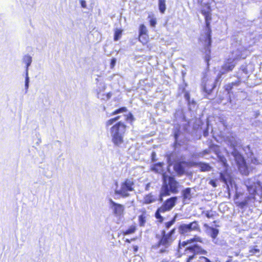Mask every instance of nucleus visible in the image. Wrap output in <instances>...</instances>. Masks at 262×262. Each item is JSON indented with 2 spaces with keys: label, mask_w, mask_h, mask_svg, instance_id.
I'll return each mask as SVG.
<instances>
[{
  "label": "nucleus",
  "mask_w": 262,
  "mask_h": 262,
  "mask_svg": "<svg viewBox=\"0 0 262 262\" xmlns=\"http://www.w3.org/2000/svg\"><path fill=\"white\" fill-rule=\"evenodd\" d=\"M210 0H203L201 2V13L204 16L206 27V61L208 62L210 59L209 54L210 50L209 47L211 45V29L210 27V21L211 20V8L210 6Z\"/></svg>",
  "instance_id": "obj_1"
},
{
  "label": "nucleus",
  "mask_w": 262,
  "mask_h": 262,
  "mask_svg": "<svg viewBox=\"0 0 262 262\" xmlns=\"http://www.w3.org/2000/svg\"><path fill=\"white\" fill-rule=\"evenodd\" d=\"M163 177V183L160 193V201H163V198L170 195L171 193H177L178 192L179 183L176 179L171 177Z\"/></svg>",
  "instance_id": "obj_2"
},
{
  "label": "nucleus",
  "mask_w": 262,
  "mask_h": 262,
  "mask_svg": "<svg viewBox=\"0 0 262 262\" xmlns=\"http://www.w3.org/2000/svg\"><path fill=\"white\" fill-rule=\"evenodd\" d=\"M174 232V229H172L167 233H166L165 231L163 230L161 232V235L157 234L156 235L157 238L159 239V242L155 247L159 248V251L161 253L166 252L168 251V249L173 242V239L172 235Z\"/></svg>",
  "instance_id": "obj_3"
},
{
  "label": "nucleus",
  "mask_w": 262,
  "mask_h": 262,
  "mask_svg": "<svg viewBox=\"0 0 262 262\" xmlns=\"http://www.w3.org/2000/svg\"><path fill=\"white\" fill-rule=\"evenodd\" d=\"M126 126L119 122L113 126L110 129L112 140L115 146H120L123 143L124 134Z\"/></svg>",
  "instance_id": "obj_4"
},
{
  "label": "nucleus",
  "mask_w": 262,
  "mask_h": 262,
  "mask_svg": "<svg viewBox=\"0 0 262 262\" xmlns=\"http://www.w3.org/2000/svg\"><path fill=\"white\" fill-rule=\"evenodd\" d=\"M247 190L251 195L250 197L255 199V195H257L260 197L262 196V184L256 178H251L245 181Z\"/></svg>",
  "instance_id": "obj_5"
},
{
  "label": "nucleus",
  "mask_w": 262,
  "mask_h": 262,
  "mask_svg": "<svg viewBox=\"0 0 262 262\" xmlns=\"http://www.w3.org/2000/svg\"><path fill=\"white\" fill-rule=\"evenodd\" d=\"M232 155L234 158L241 172L243 174H248L249 168L251 169L253 167L252 166H248L247 161L245 160L242 155L235 148H233Z\"/></svg>",
  "instance_id": "obj_6"
},
{
  "label": "nucleus",
  "mask_w": 262,
  "mask_h": 262,
  "mask_svg": "<svg viewBox=\"0 0 262 262\" xmlns=\"http://www.w3.org/2000/svg\"><path fill=\"white\" fill-rule=\"evenodd\" d=\"M134 183L132 179H126L122 182L120 186L117 187L115 190V194H118L123 198L129 196V192L134 190Z\"/></svg>",
  "instance_id": "obj_7"
},
{
  "label": "nucleus",
  "mask_w": 262,
  "mask_h": 262,
  "mask_svg": "<svg viewBox=\"0 0 262 262\" xmlns=\"http://www.w3.org/2000/svg\"><path fill=\"white\" fill-rule=\"evenodd\" d=\"M180 234L189 235L192 231L201 232L200 225L197 221H193L189 224H182L179 227Z\"/></svg>",
  "instance_id": "obj_8"
},
{
  "label": "nucleus",
  "mask_w": 262,
  "mask_h": 262,
  "mask_svg": "<svg viewBox=\"0 0 262 262\" xmlns=\"http://www.w3.org/2000/svg\"><path fill=\"white\" fill-rule=\"evenodd\" d=\"M108 206L116 217H121L123 215L125 209L123 205L117 203L110 198L108 199Z\"/></svg>",
  "instance_id": "obj_9"
},
{
  "label": "nucleus",
  "mask_w": 262,
  "mask_h": 262,
  "mask_svg": "<svg viewBox=\"0 0 262 262\" xmlns=\"http://www.w3.org/2000/svg\"><path fill=\"white\" fill-rule=\"evenodd\" d=\"M248 51L242 46H239L238 48L233 50L230 56V59L236 61L241 59H245L247 56Z\"/></svg>",
  "instance_id": "obj_10"
},
{
  "label": "nucleus",
  "mask_w": 262,
  "mask_h": 262,
  "mask_svg": "<svg viewBox=\"0 0 262 262\" xmlns=\"http://www.w3.org/2000/svg\"><path fill=\"white\" fill-rule=\"evenodd\" d=\"M178 198L173 196L166 200L163 205L160 207V211L167 212L170 211L176 205Z\"/></svg>",
  "instance_id": "obj_11"
},
{
  "label": "nucleus",
  "mask_w": 262,
  "mask_h": 262,
  "mask_svg": "<svg viewBox=\"0 0 262 262\" xmlns=\"http://www.w3.org/2000/svg\"><path fill=\"white\" fill-rule=\"evenodd\" d=\"M202 86L204 91L207 93H210L214 88V80L208 79L205 76L202 80Z\"/></svg>",
  "instance_id": "obj_12"
},
{
  "label": "nucleus",
  "mask_w": 262,
  "mask_h": 262,
  "mask_svg": "<svg viewBox=\"0 0 262 262\" xmlns=\"http://www.w3.org/2000/svg\"><path fill=\"white\" fill-rule=\"evenodd\" d=\"M247 163L248 166H252L253 167L251 169L249 168V172L252 170L255 165L260 164V161L256 157L254 156L253 153L250 152V155L247 159Z\"/></svg>",
  "instance_id": "obj_13"
},
{
  "label": "nucleus",
  "mask_w": 262,
  "mask_h": 262,
  "mask_svg": "<svg viewBox=\"0 0 262 262\" xmlns=\"http://www.w3.org/2000/svg\"><path fill=\"white\" fill-rule=\"evenodd\" d=\"M192 188H186L181 191L183 198V202L185 204L188 203V202L192 197L193 193L191 192Z\"/></svg>",
  "instance_id": "obj_14"
},
{
  "label": "nucleus",
  "mask_w": 262,
  "mask_h": 262,
  "mask_svg": "<svg viewBox=\"0 0 262 262\" xmlns=\"http://www.w3.org/2000/svg\"><path fill=\"white\" fill-rule=\"evenodd\" d=\"M247 254V256L248 257L254 255L259 257L261 254L260 250L257 245L251 246L249 247L248 253Z\"/></svg>",
  "instance_id": "obj_15"
},
{
  "label": "nucleus",
  "mask_w": 262,
  "mask_h": 262,
  "mask_svg": "<svg viewBox=\"0 0 262 262\" xmlns=\"http://www.w3.org/2000/svg\"><path fill=\"white\" fill-rule=\"evenodd\" d=\"M106 89V85L103 82H100L97 83V88L96 89V92L97 94V97L98 98L101 99H104L105 98L104 95H101V93L104 92Z\"/></svg>",
  "instance_id": "obj_16"
},
{
  "label": "nucleus",
  "mask_w": 262,
  "mask_h": 262,
  "mask_svg": "<svg viewBox=\"0 0 262 262\" xmlns=\"http://www.w3.org/2000/svg\"><path fill=\"white\" fill-rule=\"evenodd\" d=\"M157 200V196L149 193L144 196L142 202L144 204H149L155 202Z\"/></svg>",
  "instance_id": "obj_17"
},
{
  "label": "nucleus",
  "mask_w": 262,
  "mask_h": 262,
  "mask_svg": "<svg viewBox=\"0 0 262 262\" xmlns=\"http://www.w3.org/2000/svg\"><path fill=\"white\" fill-rule=\"evenodd\" d=\"M236 64V61L230 59V57L228 59V61L225 63L223 66V69L226 71H230L233 70Z\"/></svg>",
  "instance_id": "obj_18"
},
{
  "label": "nucleus",
  "mask_w": 262,
  "mask_h": 262,
  "mask_svg": "<svg viewBox=\"0 0 262 262\" xmlns=\"http://www.w3.org/2000/svg\"><path fill=\"white\" fill-rule=\"evenodd\" d=\"M32 61V58L30 55L26 54L24 56L23 58V62L26 64V73L28 74L29 67L31 65Z\"/></svg>",
  "instance_id": "obj_19"
},
{
  "label": "nucleus",
  "mask_w": 262,
  "mask_h": 262,
  "mask_svg": "<svg viewBox=\"0 0 262 262\" xmlns=\"http://www.w3.org/2000/svg\"><path fill=\"white\" fill-rule=\"evenodd\" d=\"M208 232L212 238V242L216 244V242L215 241V238L219 234V230L214 228L210 227L208 229Z\"/></svg>",
  "instance_id": "obj_20"
},
{
  "label": "nucleus",
  "mask_w": 262,
  "mask_h": 262,
  "mask_svg": "<svg viewBox=\"0 0 262 262\" xmlns=\"http://www.w3.org/2000/svg\"><path fill=\"white\" fill-rule=\"evenodd\" d=\"M194 242H202V238L197 236H195L193 238H191L189 240H187L186 242H183L182 243L180 244V246H183L185 247L188 244L192 243Z\"/></svg>",
  "instance_id": "obj_21"
},
{
  "label": "nucleus",
  "mask_w": 262,
  "mask_h": 262,
  "mask_svg": "<svg viewBox=\"0 0 262 262\" xmlns=\"http://www.w3.org/2000/svg\"><path fill=\"white\" fill-rule=\"evenodd\" d=\"M227 141L230 145L235 148L234 147L236 146L238 143L236 137L233 136H229L227 138Z\"/></svg>",
  "instance_id": "obj_22"
},
{
  "label": "nucleus",
  "mask_w": 262,
  "mask_h": 262,
  "mask_svg": "<svg viewBox=\"0 0 262 262\" xmlns=\"http://www.w3.org/2000/svg\"><path fill=\"white\" fill-rule=\"evenodd\" d=\"M163 163H158L152 165L151 170L157 173H161L163 171Z\"/></svg>",
  "instance_id": "obj_23"
},
{
  "label": "nucleus",
  "mask_w": 262,
  "mask_h": 262,
  "mask_svg": "<svg viewBox=\"0 0 262 262\" xmlns=\"http://www.w3.org/2000/svg\"><path fill=\"white\" fill-rule=\"evenodd\" d=\"M174 170L179 174H182L184 172V168L180 163H177L173 166Z\"/></svg>",
  "instance_id": "obj_24"
},
{
  "label": "nucleus",
  "mask_w": 262,
  "mask_h": 262,
  "mask_svg": "<svg viewBox=\"0 0 262 262\" xmlns=\"http://www.w3.org/2000/svg\"><path fill=\"white\" fill-rule=\"evenodd\" d=\"M241 83L239 80H237L234 82H232L231 83H229L225 86V90L228 92V93H230L231 91L232 90L233 87L234 86H238Z\"/></svg>",
  "instance_id": "obj_25"
},
{
  "label": "nucleus",
  "mask_w": 262,
  "mask_h": 262,
  "mask_svg": "<svg viewBox=\"0 0 262 262\" xmlns=\"http://www.w3.org/2000/svg\"><path fill=\"white\" fill-rule=\"evenodd\" d=\"M165 2V0H158L159 10L162 13H164L166 10Z\"/></svg>",
  "instance_id": "obj_26"
},
{
  "label": "nucleus",
  "mask_w": 262,
  "mask_h": 262,
  "mask_svg": "<svg viewBox=\"0 0 262 262\" xmlns=\"http://www.w3.org/2000/svg\"><path fill=\"white\" fill-rule=\"evenodd\" d=\"M186 250L194 253L200 252L202 250L201 248L197 245H194L193 246L187 247Z\"/></svg>",
  "instance_id": "obj_27"
},
{
  "label": "nucleus",
  "mask_w": 262,
  "mask_h": 262,
  "mask_svg": "<svg viewBox=\"0 0 262 262\" xmlns=\"http://www.w3.org/2000/svg\"><path fill=\"white\" fill-rule=\"evenodd\" d=\"M199 167L202 171H208L211 169V167L208 164L200 163L199 164Z\"/></svg>",
  "instance_id": "obj_28"
},
{
  "label": "nucleus",
  "mask_w": 262,
  "mask_h": 262,
  "mask_svg": "<svg viewBox=\"0 0 262 262\" xmlns=\"http://www.w3.org/2000/svg\"><path fill=\"white\" fill-rule=\"evenodd\" d=\"M139 41L143 44H145L148 40V36L147 34H140L139 36Z\"/></svg>",
  "instance_id": "obj_29"
},
{
  "label": "nucleus",
  "mask_w": 262,
  "mask_h": 262,
  "mask_svg": "<svg viewBox=\"0 0 262 262\" xmlns=\"http://www.w3.org/2000/svg\"><path fill=\"white\" fill-rule=\"evenodd\" d=\"M146 222V216L145 214L143 213L139 216V224L140 226H144Z\"/></svg>",
  "instance_id": "obj_30"
},
{
  "label": "nucleus",
  "mask_w": 262,
  "mask_h": 262,
  "mask_svg": "<svg viewBox=\"0 0 262 262\" xmlns=\"http://www.w3.org/2000/svg\"><path fill=\"white\" fill-rule=\"evenodd\" d=\"M119 116H118V117H116L115 118H112L108 120H107L106 123H105V125H106V127H108L109 126L112 125L113 124H114L115 122H116L119 119Z\"/></svg>",
  "instance_id": "obj_31"
},
{
  "label": "nucleus",
  "mask_w": 262,
  "mask_h": 262,
  "mask_svg": "<svg viewBox=\"0 0 262 262\" xmlns=\"http://www.w3.org/2000/svg\"><path fill=\"white\" fill-rule=\"evenodd\" d=\"M126 111H127L126 107H121V108H120L119 109H117L116 111H115L114 112H113L112 113L111 115H115L118 114L119 113L126 112Z\"/></svg>",
  "instance_id": "obj_32"
},
{
  "label": "nucleus",
  "mask_w": 262,
  "mask_h": 262,
  "mask_svg": "<svg viewBox=\"0 0 262 262\" xmlns=\"http://www.w3.org/2000/svg\"><path fill=\"white\" fill-rule=\"evenodd\" d=\"M147 30L146 27L144 25H141L139 28V35L140 34H147Z\"/></svg>",
  "instance_id": "obj_33"
},
{
  "label": "nucleus",
  "mask_w": 262,
  "mask_h": 262,
  "mask_svg": "<svg viewBox=\"0 0 262 262\" xmlns=\"http://www.w3.org/2000/svg\"><path fill=\"white\" fill-rule=\"evenodd\" d=\"M25 92L26 93H27L28 90L29 89V77L28 76V74L26 73L25 74Z\"/></svg>",
  "instance_id": "obj_34"
},
{
  "label": "nucleus",
  "mask_w": 262,
  "mask_h": 262,
  "mask_svg": "<svg viewBox=\"0 0 262 262\" xmlns=\"http://www.w3.org/2000/svg\"><path fill=\"white\" fill-rule=\"evenodd\" d=\"M159 210H160V208H159L158 209V210H157V211L156 212L155 216L157 219L159 220L160 222H162L163 219V217L161 215V213H164L165 212L164 211H160Z\"/></svg>",
  "instance_id": "obj_35"
},
{
  "label": "nucleus",
  "mask_w": 262,
  "mask_h": 262,
  "mask_svg": "<svg viewBox=\"0 0 262 262\" xmlns=\"http://www.w3.org/2000/svg\"><path fill=\"white\" fill-rule=\"evenodd\" d=\"M121 34H122V30L117 29L115 32L114 40L115 41L118 40L120 38Z\"/></svg>",
  "instance_id": "obj_36"
},
{
  "label": "nucleus",
  "mask_w": 262,
  "mask_h": 262,
  "mask_svg": "<svg viewBox=\"0 0 262 262\" xmlns=\"http://www.w3.org/2000/svg\"><path fill=\"white\" fill-rule=\"evenodd\" d=\"M136 230L135 227H130L128 229L126 230L125 232V234H129L134 233Z\"/></svg>",
  "instance_id": "obj_37"
},
{
  "label": "nucleus",
  "mask_w": 262,
  "mask_h": 262,
  "mask_svg": "<svg viewBox=\"0 0 262 262\" xmlns=\"http://www.w3.org/2000/svg\"><path fill=\"white\" fill-rule=\"evenodd\" d=\"M173 154H170V155L167 156V161L169 166L173 164V161L172 160V157Z\"/></svg>",
  "instance_id": "obj_38"
},
{
  "label": "nucleus",
  "mask_w": 262,
  "mask_h": 262,
  "mask_svg": "<svg viewBox=\"0 0 262 262\" xmlns=\"http://www.w3.org/2000/svg\"><path fill=\"white\" fill-rule=\"evenodd\" d=\"M247 201H244L242 202H241L238 203V206L241 208H243L244 207H245L247 205Z\"/></svg>",
  "instance_id": "obj_39"
},
{
  "label": "nucleus",
  "mask_w": 262,
  "mask_h": 262,
  "mask_svg": "<svg viewBox=\"0 0 262 262\" xmlns=\"http://www.w3.org/2000/svg\"><path fill=\"white\" fill-rule=\"evenodd\" d=\"M174 220H173L172 221H171L166 223V224H165L166 228L167 229H169L172 226V225L174 223Z\"/></svg>",
  "instance_id": "obj_40"
},
{
  "label": "nucleus",
  "mask_w": 262,
  "mask_h": 262,
  "mask_svg": "<svg viewBox=\"0 0 262 262\" xmlns=\"http://www.w3.org/2000/svg\"><path fill=\"white\" fill-rule=\"evenodd\" d=\"M220 179L225 183H226V184L227 183V179H226L225 176L222 173H220Z\"/></svg>",
  "instance_id": "obj_41"
},
{
  "label": "nucleus",
  "mask_w": 262,
  "mask_h": 262,
  "mask_svg": "<svg viewBox=\"0 0 262 262\" xmlns=\"http://www.w3.org/2000/svg\"><path fill=\"white\" fill-rule=\"evenodd\" d=\"M205 215H206V217L208 219L212 218L213 216V214L212 213L211 211H206V212L205 213Z\"/></svg>",
  "instance_id": "obj_42"
},
{
  "label": "nucleus",
  "mask_w": 262,
  "mask_h": 262,
  "mask_svg": "<svg viewBox=\"0 0 262 262\" xmlns=\"http://www.w3.org/2000/svg\"><path fill=\"white\" fill-rule=\"evenodd\" d=\"M156 24V20L152 18L150 20V25L151 27H155Z\"/></svg>",
  "instance_id": "obj_43"
},
{
  "label": "nucleus",
  "mask_w": 262,
  "mask_h": 262,
  "mask_svg": "<svg viewBox=\"0 0 262 262\" xmlns=\"http://www.w3.org/2000/svg\"><path fill=\"white\" fill-rule=\"evenodd\" d=\"M80 3L81 4V6L82 8H86V2L84 0H80Z\"/></svg>",
  "instance_id": "obj_44"
},
{
  "label": "nucleus",
  "mask_w": 262,
  "mask_h": 262,
  "mask_svg": "<svg viewBox=\"0 0 262 262\" xmlns=\"http://www.w3.org/2000/svg\"><path fill=\"white\" fill-rule=\"evenodd\" d=\"M156 154L155 152H152L151 154V159L153 162L156 161Z\"/></svg>",
  "instance_id": "obj_45"
},
{
  "label": "nucleus",
  "mask_w": 262,
  "mask_h": 262,
  "mask_svg": "<svg viewBox=\"0 0 262 262\" xmlns=\"http://www.w3.org/2000/svg\"><path fill=\"white\" fill-rule=\"evenodd\" d=\"M209 153V149H206V150H204V151H203L201 153V154H202V156H203L205 155L208 154Z\"/></svg>",
  "instance_id": "obj_46"
},
{
  "label": "nucleus",
  "mask_w": 262,
  "mask_h": 262,
  "mask_svg": "<svg viewBox=\"0 0 262 262\" xmlns=\"http://www.w3.org/2000/svg\"><path fill=\"white\" fill-rule=\"evenodd\" d=\"M185 97L187 99L188 103L190 104V100H189L190 98H189V94H185Z\"/></svg>",
  "instance_id": "obj_47"
},
{
  "label": "nucleus",
  "mask_w": 262,
  "mask_h": 262,
  "mask_svg": "<svg viewBox=\"0 0 262 262\" xmlns=\"http://www.w3.org/2000/svg\"><path fill=\"white\" fill-rule=\"evenodd\" d=\"M202 259L203 260V262H211L209 259L205 257H203Z\"/></svg>",
  "instance_id": "obj_48"
},
{
  "label": "nucleus",
  "mask_w": 262,
  "mask_h": 262,
  "mask_svg": "<svg viewBox=\"0 0 262 262\" xmlns=\"http://www.w3.org/2000/svg\"><path fill=\"white\" fill-rule=\"evenodd\" d=\"M115 63H116V59H113L111 61V66L112 67H113L115 65Z\"/></svg>",
  "instance_id": "obj_49"
},
{
  "label": "nucleus",
  "mask_w": 262,
  "mask_h": 262,
  "mask_svg": "<svg viewBox=\"0 0 262 262\" xmlns=\"http://www.w3.org/2000/svg\"><path fill=\"white\" fill-rule=\"evenodd\" d=\"M210 184L212 185L213 187H216L215 183L213 180L210 181Z\"/></svg>",
  "instance_id": "obj_50"
},
{
  "label": "nucleus",
  "mask_w": 262,
  "mask_h": 262,
  "mask_svg": "<svg viewBox=\"0 0 262 262\" xmlns=\"http://www.w3.org/2000/svg\"><path fill=\"white\" fill-rule=\"evenodd\" d=\"M193 258V256H189L186 261V262H190L191 260H192Z\"/></svg>",
  "instance_id": "obj_51"
},
{
  "label": "nucleus",
  "mask_w": 262,
  "mask_h": 262,
  "mask_svg": "<svg viewBox=\"0 0 262 262\" xmlns=\"http://www.w3.org/2000/svg\"><path fill=\"white\" fill-rule=\"evenodd\" d=\"M222 162H223V164H224V165H225V164H226V159H225V158H222Z\"/></svg>",
  "instance_id": "obj_52"
},
{
  "label": "nucleus",
  "mask_w": 262,
  "mask_h": 262,
  "mask_svg": "<svg viewBox=\"0 0 262 262\" xmlns=\"http://www.w3.org/2000/svg\"><path fill=\"white\" fill-rule=\"evenodd\" d=\"M133 118V116L132 114H129L128 116L127 117V119H132Z\"/></svg>",
  "instance_id": "obj_53"
},
{
  "label": "nucleus",
  "mask_w": 262,
  "mask_h": 262,
  "mask_svg": "<svg viewBox=\"0 0 262 262\" xmlns=\"http://www.w3.org/2000/svg\"><path fill=\"white\" fill-rule=\"evenodd\" d=\"M178 137V133H175L174 134V138H175L176 141H177Z\"/></svg>",
  "instance_id": "obj_54"
},
{
  "label": "nucleus",
  "mask_w": 262,
  "mask_h": 262,
  "mask_svg": "<svg viewBox=\"0 0 262 262\" xmlns=\"http://www.w3.org/2000/svg\"><path fill=\"white\" fill-rule=\"evenodd\" d=\"M149 185H150V184H149V183H148V184H147L146 185V188H145V189H146V190H148V187H149Z\"/></svg>",
  "instance_id": "obj_55"
},
{
  "label": "nucleus",
  "mask_w": 262,
  "mask_h": 262,
  "mask_svg": "<svg viewBox=\"0 0 262 262\" xmlns=\"http://www.w3.org/2000/svg\"><path fill=\"white\" fill-rule=\"evenodd\" d=\"M134 251H137V250H138V247L137 246H134Z\"/></svg>",
  "instance_id": "obj_56"
},
{
  "label": "nucleus",
  "mask_w": 262,
  "mask_h": 262,
  "mask_svg": "<svg viewBox=\"0 0 262 262\" xmlns=\"http://www.w3.org/2000/svg\"><path fill=\"white\" fill-rule=\"evenodd\" d=\"M105 97H106L107 99H108L110 98L111 96L110 94H108Z\"/></svg>",
  "instance_id": "obj_57"
},
{
  "label": "nucleus",
  "mask_w": 262,
  "mask_h": 262,
  "mask_svg": "<svg viewBox=\"0 0 262 262\" xmlns=\"http://www.w3.org/2000/svg\"><path fill=\"white\" fill-rule=\"evenodd\" d=\"M125 241L127 243H130V241L128 239H126Z\"/></svg>",
  "instance_id": "obj_58"
},
{
  "label": "nucleus",
  "mask_w": 262,
  "mask_h": 262,
  "mask_svg": "<svg viewBox=\"0 0 262 262\" xmlns=\"http://www.w3.org/2000/svg\"><path fill=\"white\" fill-rule=\"evenodd\" d=\"M204 136H206V133H205H205H204Z\"/></svg>",
  "instance_id": "obj_59"
},
{
  "label": "nucleus",
  "mask_w": 262,
  "mask_h": 262,
  "mask_svg": "<svg viewBox=\"0 0 262 262\" xmlns=\"http://www.w3.org/2000/svg\"><path fill=\"white\" fill-rule=\"evenodd\" d=\"M226 262H231L230 260L227 261Z\"/></svg>",
  "instance_id": "obj_60"
},
{
  "label": "nucleus",
  "mask_w": 262,
  "mask_h": 262,
  "mask_svg": "<svg viewBox=\"0 0 262 262\" xmlns=\"http://www.w3.org/2000/svg\"><path fill=\"white\" fill-rule=\"evenodd\" d=\"M192 104H194V101H192Z\"/></svg>",
  "instance_id": "obj_61"
}]
</instances>
